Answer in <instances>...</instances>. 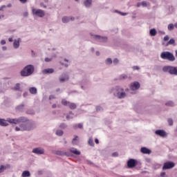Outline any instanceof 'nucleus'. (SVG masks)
<instances>
[{
    "label": "nucleus",
    "instance_id": "f257e3e1",
    "mask_svg": "<svg viewBox=\"0 0 177 177\" xmlns=\"http://www.w3.org/2000/svg\"><path fill=\"white\" fill-rule=\"evenodd\" d=\"M111 92L115 97H118V99H124V97H127V93L122 87L117 86L112 88Z\"/></svg>",
    "mask_w": 177,
    "mask_h": 177
},
{
    "label": "nucleus",
    "instance_id": "f03ea898",
    "mask_svg": "<svg viewBox=\"0 0 177 177\" xmlns=\"http://www.w3.org/2000/svg\"><path fill=\"white\" fill-rule=\"evenodd\" d=\"M34 71H35V68L34 67V65H27L21 71V76L30 77V75H32V74H34Z\"/></svg>",
    "mask_w": 177,
    "mask_h": 177
},
{
    "label": "nucleus",
    "instance_id": "7ed1b4c3",
    "mask_svg": "<svg viewBox=\"0 0 177 177\" xmlns=\"http://www.w3.org/2000/svg\"><path fill=\"white\" fill-rule=\"evenodd\" d=\"M21 126L22 127V130L24 131H32L37 128V124H35V122L34 121H28V119H27V121L25 122H21Z\"/></svg>",
    "mask_w": 177,
    "mask_h": 177
},
{
    "label": "nucleus",
    "instance_id": "20e7f679",
    "mask_svg": "<svg viewBox=\"0 0 177 177\" xmlns=\"http://www.w3.org/2000/svg\"><path fill=\"white\" fill-rule=\"evenodd\" d=\"M161 59L163 60H169V62H175V56L172 53L168 51H164L160 54Z\"/></svg>",
    "mask_w": 177,
    "mask_h": 177
},
{
    "label": "nucleus",
    "instance_id": "39448f33",
    "mask_svg": "<svg viewBox=\"0 0 177 177\" xmlns=\"http://www.w3.org/2000/svg\"><path fill=\"white\" fill-rule=\"evenodd\" d=\"M27 121V118L24 116L19 117L18 118H7V122H10V124H15L17 125V124H21V122H26Z\"/></svg>",
    "mask_w": 177,
    "mask_h": 177
},
{
    "label": "nucleus",
    "instance_id": "423d86ee",
    "mask_svg": "<svg viewBox=\"0 0 177 177\" xmlns=\"http://www.w3.org/2000/svg\"><path fill=\"white\" fill-rule=\"evenodd\" d=\"M162 71H165V73H169V74L177 75V67L164 66Z\"/></svg>",
    "mask_w": 177,
    "mask_h": 177
},
{
    "label": "nucleus",
    "instance_id": "0eeeda50",
    "mask_svg": "<svg viewBox=\"0 0 177 177\" xmlns=\"http://www.w3.org/2000/svg\"><path fill=\"white\" fill-rule=\"evenodd\" d=\"M61 103L62 104H63V106H66L69 107L71 110H75V109H77V104L74 102H70L64 99L62 100Z\"/></svg>",
    "mask_w": 177,
    "mask_h": 177
},
{
    "label": "nucleus",
    "instance_id": "6e6552de",
    "mask_svg": "<svg viewBox=\"0 0 177 177\" xmlns=\"http://www.w3.org/2000/svg\"><path fill=\"white\" fill-rule=\"evenodd\" d=\"M32 13L33 16H37V17H45V11L44 10L33 8L32 10Z\"/></svg>",
    "mask_w": 177,
    "mask_h": 177
},
{
    "label": "nucleus",
    "instance_id": "1a4fd4ad",
    "mask_svg": "<svg viewBox=\"0 0 177 177\" xmlns=\"http://www.w3.org/2000/svg\"><path fill=\"white\" fill-rule=\"evenodd\" d=\"M32 153H33V154H37V156H41L42 154H45V149H44L42 147H38L34 148L32 150Z\"/></svg>",
    "mask_w": 177,
    "mask_h": 177
},
{
    "label": "nucleus",
    "instance_id": "9d476101",
    "mask_svg": "<svg viewBox=\"0 0 177 177\" xmlns=\"http://www.w3.org/2000/svg\"><path fill=\"white\" fill-rule=\"evenodd\" d=\"M138 162L137 160L136 159H129L127 161V167L128 168H135V167H136V165H138Z\"/></svg>",
    "mask_w": 177,
    "mask_h": 177
},
{
    "label": "nucleus",
    "instance_id": "9b49d317",
    "mask_svg": "<svg viewBox=\"0 0 177 177\" xmlns=\"http://www.w3.org/2000/svg\"><path fill=\"white\" fill-rule=\"evenodd\" d=\"M175 167V163L174 162H166L164 163L162 169H171Z\"/></svg>",
    "mask_w": 177,
    "mask_h": 177
},
{
    "label": "nucleus",
    "instance_id": "f8f14e48",
    "mask_svg": "<svg viewBox=\"0 0 177 177\" xmlns=\"http://www.w3.org/2000/svg\"><path fill=\"white\" fill-rule=\"evenodd\" d=\"M93 38L94 39H96V41H98L99 42H107V37L106 36L94 35Z\"/></svg>",
    "mask_w": 177,
    "mask_h": 177
},
{
    "label": "nucleus",
    "instance_id": "ddd939ff",
    "mask_svg": "<svg viewBox=\"0 0 177 177\" xmlns=\"http://www.w3.org/2000/svg\"><path fill=\"white\" fill-rule=\"evenodd\" d=\"M140 88V84L138 82H134L130 84V89L131 91H138Z\"/></svg>",
    "mask_w": 177,
    "mask_h": 177
},
{
    "label": "nucleus",
    "instance_id": "4468645a",
    "mask_svg": "<svg viewBox=\"0 0 177 177\" xmlns=\"http://www.w3.org/2000/svg\"><path fill=\"white\" fill-rule=\"evenodd\" d=\"M69 79L68 74L65 73H62L59 77L60 82H66V81H68Z\"/></svg>",
    "mask_w": 177,
    "mask_h": 177
},
{
    "label": "nucleus",
    "instance_id": "2eb2a0df",
    "mask_svg": "<svg viewBox=\"0 0 177 177\" xmlns=\"http://www.w3.org/2000/svg\"><path fill=\"white\" fill-rule=\"evenodd\" d=\"M156 134L161 136V138H165L167 136V132L164 130H156Z\"/></svg>",
    "mask_w": 177,
    "mask_h": 177
},
{
    "label": "nucleus",
    "instance_id": "dca6fc26",
    "mask_svg": "<svg viewBox=\"0 0 177 177\" xmlns=\"http://www.w3.org/2000/svg\"><path fill=\"white\" fill-rule=\"evenodd\" d=\"M140 151L142 153V154H151V150L149 149L146 147H141Z\"/></svg>",
    "mask_w": 177,
    "mask_h": 177
},
{
    "label": "nucleus",
    "instance_id": "f3484780",
    "mask_svg": "<svg viewBox=\"0 0 177 177\" xmlns=\"http://www.w3.org/2000/svg\"><path fill=\"white\" fill-rule=\"evenodd\" d=\"M20 41H21V39L18 38L17 40L15 39L13 42V48L15 49H19V47L20 46Z\"/></svg>",
    "mask_w": 177,
    "mask_h": 177
},
{
    "label": "nucleus",
    "instance_id": "a211bd4d",
    "mask_svg": "<svg viewBox=\"0 0 177 177\" xmlns=\"http://www.w3.org/2000/svg\"><path fill=\"white\" fill-rule=\"evenodd\" d=\"M75 18L74 17H62V23H68L70 20L74 21Z\"/></svg>",
    "mask_w": 177,
    "mask_h": 177
},
{
    "label": "nucleus",
    "instance_id": "6ab92c4d",
    "mask_svg": "<svg viewBox=\"0 0 177 177\" xmlns=\"http://www.w3.org/2000/svg\"><path fill=\"white\" fill-rule=\"evenodd\" d=\"M55 73V69L53 68H46L42 71L43 74H53Z\"/></svg>",
    "mask_w": 177,
    "mask_h": 177
},
{
    "label": "nucleus",
    "instance_id": "aec40b11",
    "mask_svg": "<svg viewBox=\"0 0 177 177\" xmlns=\"http://www.w3.org/2000/svg\"><path fill=\"white\" fill-rule=\"evenodd\" d=\"M83 3L85 8H91V6H92V0H84Z\"/></svg>",
    "mask_w": 177,
    "mask_h": 177
},
{
    "label": "nucleus",
    "instance_id": "412c9836",
    "mask_svg": "<svg viewBox=\"0 0 177 177\" xmlns=\"http://www.w3.org/2000/svg\"><path fill=\"white\" fill-rule=\"evenodd\" d=\"M71 153H73V154H75L76 156H80L81 154V151H78V149L75 148H71L70 149Z\"/></svg>",
    "mask_w": 177,
    "mask_h": 177
},
{
    "label": "nucleus",
    "instance_id": "4be33fe9",
    "mask_svg": "<svg viewBox=\"0 0 177 177\" xmlns=\"http://www.w3.org/2000/svg\"><path fill=\"white\" fill-rule=\"evenodd\" d=\"M6 121L5 119H1L0 118V127H8V125H9V124L8 122H6Z\"/></svg>",
    "mask_w": 177,
    "mask_h": 177
},
{
    "label": "nucleus",
    "instance_id": "5701e85b",
    "mask_svg": "<svg viewBox=\"0 0 177 177\" xmlns=\"http://www.w3.org/2000/svg\"><path fill=\"white\" fill-rule=\"evenodd\" d=\"M80 143V140H78V136H75V138L72 140V145L75 146Z\"/></svg>",
    "mask_w": 177,
    "mask_h": 177
},
{
    "label": "nucleus",
    "instance_id": "b1692460",
    "mask_svg": "<svg viewBox=\"0 0 177 177\" xmlns=\"http://www.w3.org/2000/svg\"><path fill=\"white\" fill-rule=\"evenodd\" d=\"M29 92L32 94V95H37V88L35 87H31L29 88Z\"/></svg>",
    "mask_w": 177,
    "mask_h": 177
},
{
    "label": "nucleus",
    "instance_id": "393cba45",
    "mask_svg": "<svg viewBox=\"0 0 177 177\" xmlns=\"http://www.w3.org/2000/svg\"><path fill=\"white\" fill-rule=\"evenodd\" d=\"M21 176L22 177H29V176H31V174L28 171H23Z\"/></svg>",
    "mask_w": 177,
    "mask_h": 177
},
{
    "label": "nucleus",
    "instance_id": "a878e982",
    "mask_svg": "<svg viewBox=\"0 0 177 177\" xmlns=\"http://www.w3.org/2000/svg\"><path fill=\"white\" fill-rule=\"evenodd\" d=\"M55 154L57 156H67V153L63 151H56Z\"/></svg>",
    "mask_w": 177,
    "mask_h": 177
},
{
    "label": "nucleus",
    "instance_id": "bb28decb",
    "mask_svg": "<svg viewBox=\"0 0 177 177\" xmlns=\"http://www.w3.org/2000/svg\"><path fill=\"white\" fill-rule=\"evenodd\" d=\"M64 133V132L63 131V130H57L55 132V134L57 136H63Z\"/></svg>",
    "mask_w": 177,
    "mask_h": 177
},
{
    "label": "nucleus",
    "instance_id": "cd10ccee",
    "mask_svg": "<svg viewBox=\"0 0 177 177\" xmlns=\"http://www.w3.org/2000/svg\"><path fill=\"white\" fill-rule=\"evenodd\" d=\"M74 129H77V128H79L80 129H82L83 125L81 123H79L78 124H74L73 125Z\"/></svg>",
    "mask_w": 177,
    "mask_h": 177
},
{
    "label": "nucleus",
    "instance_id": "c85d7f7f",
    "mask_svg": "<svg viewBox=\"0 0 177 177\" xmlns=\"http://www.w3.org/2000/svg\"><path fill=\"white\" fill-rule=\"evenodd\" d=\"M6 168H7L6 166L1 165L0 166V174H2V172H5Z\"/></svg>",
    "mask_w": 177,
    "mask_h": 177
},
{
    "label": "nucleus",
    "instance_id": "c756f323",
    "mask_svg": "<svg viewBox=\"0 0 177 177\" xmlns=\"http://www.w3.org/2000/svg\"><path fill=\"white\" fill-rule=\"evenodd\" d=\"M14 91H20V84L17 83L15 86L13 87Z\"/></svg>",
    "mask_w": 177,
    "mask_h": 177
},
{
    "label": "nucleus",
    "instance_id": "7c9ffc66",
    "mask_svg": "<svg viewBox=\"0 0 177 177\" xmlns=\"http://www.w3.org/2000/svg\"><path fill=\"white\" fill-rule=\"evenodd\" d=\"M149 34L151 37H154V35H156V28L151 29Z\"/></svg>",
    "mask_w": 177,
    "mask_h": 177
},
{
    "label": "nucleus",
    "instance_id": "2f4dec72",
    "mask_svg": "<svg viewBox=\"0 0 177 177\" xmlns=\"http://www.w3.org/2000/svg\"><path fill=\"white\" fill-rule=\"evenodd\" d=\"M169 31H172V30H174V28H175V26L173 24H170L168 25V27H167Z\"/></svg>",
    "mask_w": 177,
    "mask_h": 177
},
{
    "label": "nucleus",
    "instance_id": "473e14b6",
    "mask_svg": "<svg viewBox=\"0 0 177 177\" xmlns=\"http://www.w3.org/2000/svg\"><path fill=\"white\" fill-rule=\"evenodd\" d=\"M15 131H16L17 132H19V131H21L22 132H24V131H23V127H22V126H21V124H19V127H15Z\"/></svg>",
    "mask_w": 177,
    "mask_h": 177
},
{
    "label": "nucleus",
    "instance_id": "72a5a7b5",
    "mask_svg": "<svg viewBox=\"0 0 177 177\" xmlns=\"http://www.w3.org/2000/svg\"><path fill=\"white\" fill-rule=\"evenodd\" d=\"M174 44H175V39H171L167 44V46H168V45H174Z\"/></svg>",
    "mask_w": 177,
    "mask_h": 177
},
{
    "label": "nucleus",
    "instance_id": "f704fd0d",
    "mask_svg": "<svg viewBox=\"0 0 177 177\" xmlns=\"http://www.w3.org/2000/svg\"><path fill=\"white\" fill-rule=\"evenodd\" d=\"M24 109V104H21L17 107V110H19V111H22V110Z\"/></svg>",
    "mask_w": 177,
    "mask_h": 177
},
{
    "label": "nucleus",
    "instance_id": "c9c22d12",
    "mask_svg": "<svg viewBox=\"0 0 177 177\" xmlns=\"http://www.w3.org/2000/svg\"><path fill=\"white\" fill-rule=\"evenodd\" d=\"M128 78V76L125 74H122L119 77V80H127Z\"/></svg>",
    "mask_w": 177,
    "mask_h": 177
},
{
    "label": "nucleus",
    "instance_id": "e433bc0d",
    "mask_svg": "<svg viewBox=\"0 0 177 177\" xmlns=\"http://www.w3.org/2000/svg\"><path fill=\"white\" fill-rule=\"evenodd\" d=\"M59 128H61L62 129H66V128H67V124H66V123H62L59 125Z\"/></svg>",
    "mask_w": 177,
    "mask_h": 177
},
{
    "label": "nucleus",
    "instance_id": "4c0bfd02",
    "mask_svg": "<svg viewBox=\"0 0 177 177\" xmlns=\"http://www.w3.org/2000/svg\"><path fill=\"white\" fill-rule=\"evenodd\" d=\"M105 63L106 64H111L113 63V60L111 59V58H108L106 59Z\"/></svg>",
    "mask_w": 177,
    "mask_h": 177
},
{
    "label": "nucleus",
    "instance_id": "58836bf2",
    "mask_svg": "<svg viewBox=\"0 0 177 177\" xmlns=\"http://www.w3.org/2000/svg\"><path fill=\"white\" fill-rule=\"evenodd\" d=\"M165 105L169 106L170 107H173L174 103L172 102V101H169V102H166Z\"/></svg>",
    "mask_w": 177,
    "mask_h": 177
},
{
    "label": "nucleus",
    "instance_id": "ea45409f",
    "mask_svg": "<svg viewBox=\"0 0 177 177\" xmlns=\"http://www.w3.org/2000/svg\"><path fill=\"white\" fill-rule=\"evenodd\" d=\"M168 124L169 125H170L171 127V125H174V120L171 118H169L167 120Z\"/></svg>",
    "mask_w": 177,
    "mask_h": 177
},
{
    "label": "nucleus",
    "instance_id": "a19ab883",
    "mask_svg": "<svg viewBox=\"0 0 177 177\" xmlns=\"http://www.w3.org/2000/svg\"><path fill=\"white\" fill-rule=\"evenodd\" d=\"M73 118H74V116L73 115H66V120L68 121L70 120H73Z\"/></svg>",
    "mask_w": 177,
    "mask_h": 177
},
{
    "label": "nucleus",
    "instance_id": "79ce46f5",
    "mask_svg": "<svg viewBox=\"0 0 177 177\" xmlns=\"http://www.w3.org/2000/svg\"><path fill=\"white\" fill-rule=\"evenodd\" d=\"M88 145H90V146H93L94 143H93V140H92V138H90L88 140Z\"/></svg>",
    "mask_w": 177,
    "mask_h": 177
},
{
    "label": "nucleus",
    "instance_id": "37998d69",
    "mask_svg": "<svg viewBox=\"0 0 177 177\" xmlns=\"http://www.w3.org/2000/svg\"><path fill=\"white\" fill-rule=\"evenodd\" d=\"M115 12L121 15V16H127L128 15V13L127 12H118V10H116Z\"/></svg>",
    "mask_w": 177,
    "mask_h": 177
},
{
    "label": "nucleus",
    "instance_id": "c03bdc74",
    "mask_svg": "<svg viewBox=\"0 0 177 177\" xmlns=\"http://www.w3.org/2000/svg\"><path fill=\"white\" fill-rule=\"evenodd\" d=\"M96 111H103V108H102V106H96Z\"/></svg>",
    "mask_w": 177,
    "mask_h": 177
},
{
    "label": "nucleus",
    "instance_id": "a18cd8bd",
    "mask_svg": "<svg viewBox=\"0 0 177 177\" xmlns=\"http://www.w3.org/2000/svg\"><path fill=\"white\" fill-rule=\"evenodd\" d=\"M132 69L135 71V70H140V68L138 66H132Z\"/></svg>",
    "mask_w": 177,
    "mask_h": 177
},
{
    "label": "nucleus",
    "instance_id": "49530a36",
    "mask_svg": "<svg viewBox=\"0 0 177 177\" xmlns=\"http://www.w3.org/2000/svg\"><path fill=\"white\" fill-rule=\"evenodd\" d=\"M141 5L143 8H146L147 6V3L146 1H142Z\"/></svg>",
    "mask_w": 177,
    "mask_h": 177
},
{
    "label": "nucleus",
    "instance_id": "de8ad7c7",
    "mask_svg": "<svg viewBox=\"0 0 177 177\" xmlns=\"http://www.w3.org/2000/svg\"><path fill=\"white\" fill-rule=\"evenodd\" d=\"M86 162L88 165H93V162L89 160H86Z\"/></svg>",
    "mask_w": 177,
    "mask_h": 177
},
{
    "label": "nucleus",
    "instance_id": "09e8293b",
    "mask_svg": "<svg viewBox=\"0 0 177 177\" xmlns=\"http://www.w3.org/2000/svg\"><path fill=\"white\" fill-rule=\"evenodd\" d=\"M44 60H45V62H46L47 63H49V62H52V58L46 57Z\"/></svg>",
    "mask_w": 177,
    "mask_h": 177
},
{
    "label": "nucleus",
    "instance_id": "8fccbe9b",
    "mask_svg": "<svg viewBox=\"0 0 177 177\" xmlns=\"http://www.w3.org/2000/svg\"><path fill=\"white\" fill-rule=\"evenodd\" d=\"M112 157H118V152H114L112 153Z\"/></svg>",
    "mask_w": 177,
    "mask_h": 177
},
{
    "label": "nucleus",
    "instance_id": "3c124183",
    "mask_svg": "<svg viewBox=\"0 0 177 177\" xmlns=\"http://www.w3.org/2000/svg\"><path fill=\"white\" fill-rule=\"evenodd\" d=\"M163 39H164V41H169V36H168V35L165 36Z\"/></svg>",
    "mask_w": 177,
    "mask_h": 177
},
{
    "label": "nucleus",
    "instance_id": "603ef678",
    "mask_svg": "<svg viewBox=\"0 0 177 177\" xmlns=\"http://www.w3.org/2000/svg\"><path fill=\"white\" fill-rule=\"evenodd\" d=\"M118 62H119L118 59L115 58L113 59V64H118Z\"/></svg>",
    "mask_w": 177,
    "mask_h": 177
},
{
    "label": "nucleus",
    "instance_id": "864d4df0",
    "mask_svg": "<svg viewBox=\"0 0 177 177\" xmlns=\"http://www.w3.org/2000/svg\"><path fill=\"white\" fill-rule=\"evenodd\" d=\"M40 6L44 8V9H46V6H45V4H44V3H40Z\"/></svg>",
    "mask_w": 177,
    "mask_h": 177
},
{
    "label": "nucleus",
    "instance_id": "5fc2aeb1",
    "mask_svg": "<svg viewBox=\"0 0 177 177\" xmlns=\"http://www.w3.org/2000/svg\"><path fill=\"white\" fill-rule=\"evenodd\" d=\"M1 45H5L6 44V41L3 39L1 41Z\"/></svg>",
    "mask_w": 177,
    "mask_h": 177
},
{
    "label": "nucleus",
    "instance_id": "6e6d98bb",
    "mask_svg": "<svg viewBox=\"0 0 177 177\" xmlns=\"http://www.w3.org/2000/svg\"><path fill=\"white\" fill-rule=\"evenodd\" d=\"M5 8H6V6H2L1 7H0V11L3 10V9H5Z\"/></svg>",
    "mask_w": 177,
    "mask_h": 177
},
{
    "label": "nucleus",
    "instance_id": "4d7b16f0",
    "mask_svg": "<svg viewBox=\"0 0 177 177\" xmlns=\"http://www.w3.org/2000/svg\"><path fill=\"white\" fill-rule=\"evenodd\" d=\"M160 177H165V172H162L160 174Z\"/></svg>",
    "mask_w": 177,
    "mask_h": 177
},
{
    "label": "nucleus",
    "instance_id": "13d9d810",
    "mask_svg": "<svg viewBox=\"0 0 177 177\" xmlns=\"http://www.w3.org/2000/svg\"><path fill=\"white\" fill-rule=\"evenodd\" d=\"M52 99H55V96L54 95H50L49 96V100H52Z\"/></svg>",
    "mask_w": 177,
    "mask_h": 177
},
{
    "label": "nucleus",
    "instance_id": "bf43d9fd",
    "mask_svg": "<svg viewBox=\"0 0 177 177\" xmlns=\"http://www.w3.org/2000/svg\"><path fill=\"white\" fill-rule=\"evenodd\" d=\"M21 3H26L27 2V0H19Z\"/></svg>",
    "mask_w": 177,
    "mask_h": 177
},
{
    "label": "nucleus",
    "instance_id": "052dcab7",
    "mask_svg": "<svg viewBox=\"0 0 177 177\" xmlns=\"http://www.w3.org/2000/svg\"><path fill=\"white\" fill-rule=\"evenodd\" d=\"M27 96H28V93H24V97H27Z\"/></svg>",
    "mask_w": 177,
    "mask_h": 177
},
{
    "label": "nucleus",
    "instance_id": "680f3d73",
    "mask_svg": "<svg viewBox=\"0 0 177 177\" xmlns=\"http://www.w3.org/2000/svg\"><path fill=\"white\" fill-rule=\"evenodd\" d=\"M8 41H9V42H13V38L10 37V38L8 39Z\"/></svg>",
    "mask_w": 177,
    "mask_h": 177
},
{
    "label": "nucleus",
    "instance_id": "e2e57ef3",
    "mask_svg": "<svg viewBox=\"0 0 177 177\" xmlns=\"http://www.w3.org/2000/svg\"><path fill=\"white\" fill-rule=\"evenodd\" d=\"M95 142L97 145H99V140L97 138L95 140Z\"/></svg>",
    "mask_w": 177,
    "mask_h": 177
},
{
    "label": "nucleus",
    "instance_id": "0e129e2a",
    "mask_svg": "<svg viewBox=\"0 0 177 177\" xmlns=\"http://www.w3.org/2000/svg\"><path fill=\"white\" fill-rule=\"evenodd\" d=\"M6 49H8V48L6 46H3L2 47L3 50H6Z\"/></svg>",
    "mask_w": 177,
    "mask_h": 177
},
{
    "label": "nucleus",
    "instance_id": "69168bd1",
    "mask_svg": "<svg viewBox=\"0 0 177 177\" xmlns=\"http://www.w3.org/2000/svg\"><path fill=\"white\" fill-rule=\"evenodd\" d=\"M24 16L25 17H27V16H28V12H25V13L24 14Z\"/></svg>",
    "mask_w": 177,
    "mask_h": 177
},
{
    "label": "nucleus",
    "instance_id": "338daca9",
    "mask_svg": "<svg viewBox=\"0 0 177 177\" xmlns=\"http://www.w3.org/2000/svg\"><path fill=\"white\" fill-rule=\"evenodd\" d=\"M56 107H57L56 104H53V106H52V108H53V109H56Z\"/></svg>",
    "mask_w": 177,
    "mask_h": 177
},
{
    "label": "nucleus",
    "instance_id": "774afa93",
    "mask_svg": "<svg viewBox=\"0 0 177 177\" xmlns=\"http://www.w3.org/2000/svg\"><path fill=\"white\" fill-rule=\"evenodd\" d=\"M69 115L73 116V115H74V113H73V111H70V112H69Z\"/></svg>",
    "mask_w": 177,
    "mask_h": 177
}]
</instances>
